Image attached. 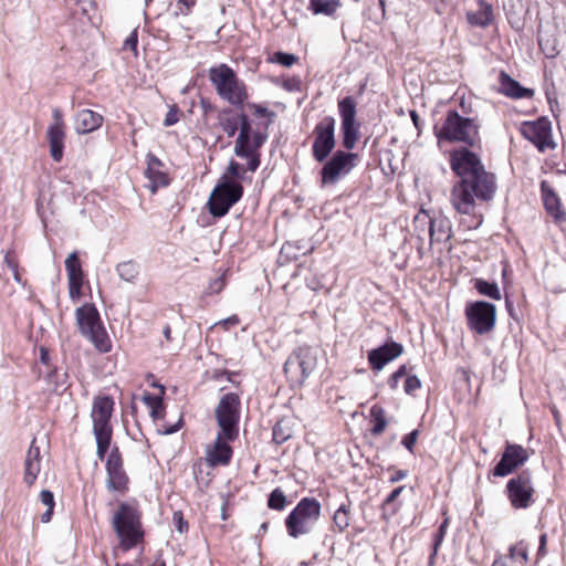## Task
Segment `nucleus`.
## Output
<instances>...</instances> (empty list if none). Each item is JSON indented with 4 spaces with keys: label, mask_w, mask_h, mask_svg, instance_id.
<instances>
[{
    "label": "nucleus",
    "mask_w": 566,
    "mask_h": 566,
    "mask_svg": "<svg viewBox=\"0 0 566 566\" xmlns=\"http://www.w3.org/2000/svg\"><path fill=\"white\" fill-rule=\"evenodd\" d=\"M450 165L459 177L451 189L450 202L459 213L470 214L475 209L476 199L489 201L494 197L495 176L485 170L478 155L468 148L453 150Z\"/></svg>",
    "instance_id": "f257e3e1"
},
{
    "label": "nucleus",
    "mask_w": 566,
    "mask_h": 566,
    "mask_svg": "<svg viewBox=\"0 0 566 566\" xmlns=\"http://www.w3.org/2000/svg\"><path fill=\"white\" fill-rule=\"evenodd\" d=\"M111 523L123 551L127 552L143 541L142 513L135 505L120 502L113 514Z\"/></svg>",
    "instance_id": "f03ea898"
},
{
    "label": "nucleus",
    "mask_w": 566,
    "mask_h": 566,
    "mask_svg": "<svg viewBox=\"0 0 566 566\" xmlns=\"http://www.w3.org/2000/svg\"><path fill=\"white\" fill-rule=\"evenodd\" d=\"M209 81L219 97L233 106H242L249 94L245 83L240 80L228 64L209 69Z\"/></svg>",
    "instance_id": "7ed1b4c3"
},
{
    "label": "nucleus",
    "mask_w": 566,
    "mask_h": 566,
    "mask_svg": "<svg viewBox=\"0 0 566 566\" xmlns=\"http://www.w3.org/2000/svg\"><path fill=\"white\" fill-rule=\"evenodd\" d=\"M479 127L475 118L461 116L457 111H448L441 127L436 126L434 132L439 140L462 143L472 147L479 140Z\"/></svg>",
    "instance_id": "20e7f679"
},
{
    "label": "nucleus",
    "mask_w": 566,
    "mask_h": 566,
    "mask_svg": "<svg viewBox=\"0 0 566 566\" xmlns=\"http://www.w3.org/2000/svg\"><path fill=\"white\" fill-rule=\"evenodd\" d=\"M76 325L82 336L87 338L101 353L111 350V340L93 303H85L75 311Z\"/></svg>",
    "instance_id": "39448f33"
},
{
    "label": "nucleus",
    "mask_w": 566,
    "mask_h": 566,
    "mask_svg": "<svg viewBox=\"0 0 566 566\" xmlns=\"http://www.w3.org/2000/svg\"><path fill=\"white\" fill-rule=\"evenodd\" d=\"M114 409V400L109 396L97 397L93 401L92 421L93 433L96 440V455L104 460L112 442L113 428L111 417Z\"/></svg>",
    "instance_id": "423d86ee"
},
{
    "label": "nucleus",
    "mask_w": 566,
    "mask_h": 566,
    "mask_svg": "<svg viewBox=\"0 0 566 566\" xmlns=\"http://www.w3.org/2000/svg\"><path fill=\"white\" fill-rule=\"evenodd\" d=\"M321 509L315 497H303L285 518L289 536L298 538L311 533L321 517Z\"/></svg>",
    "instance_id": "0eeeda50"
},
{
    "label": "nucleus",
    "mask_w": 566,
    "mask_h": 566,
    "mask_svg": "<svg viewBox=\"0 0 566 566\" xmlns=\"http://www.w3.org/2000/svg\"><path fill=\"white\" fill-rule=\"evenodd\" d=\"M318 349L300 346L292 352L284 364V373L292 388L302 387L317 367Z\"/></svg>",
    "instance_id": "6e6552de"
},
{
    "label": "nucleus",
    "mask_w": 566,
    "mask_h": 566,
    "mask_svg": "<svg viewBox=\"0 0 566 566\" xmlns=\"http://www.w3.org/2000/svg\"><path fill=\"white\" fill-rule=\"evenodd\" d=\"M240 408L239 395L228 392L220 398L214 409L219 431L230 441L235 440L239 436Z\"/></svg>",
    "instance_id": "1a4fd4ad"
},
{
    "label": "nucleus",
    "mask_w": 566,
    "mask_h": 566,
    "mask_svg": "<svg viewBox=\"0 0 566 566\" xmlns=\"http://www.w3.org/2000/svg\"><path fill=\"white\" fill-rule=\"evenodd\" d=\"M242 185L223 175L210 195L208 201L210 213L217 218L226 216L230 208L242 198Z\"/></svg>",
    "instance_id": "9d476101"
},
{
    "label": "nucleus",
    "mask_w": 566,
    "mask_h": 566,
    "mask_svg": "<svg viewBox=\"0 0 566 566\" xmlns=\"http://www.w3.org/2000/svg\"><path fill=\"white\" fill-rule=\"evenodd\" d=\"M468 327L478 335L492 332L496 322V307L485 301L468 303L464 310Z\"/></svg>",
    "instance_id": "9b49d317"
},
{
    "label": "nucleus",
    "mask_w": 566,
    "mask_h": 566,
    "mask_svg": "<svg viewBox=\"0 0 566 566\" xmlns=\"http://www.w3.org/2000/svg\"><path fill=\"white\" fill-rule=\"evenodd\" d=\"M335 118L324 117L314 128L315 139L313 143V157L318 161H324L335 147Z\"/></svg>",
    "instance_id": "f8f14e48"
},
{
    "label": "nucleus",
    "mask_w": 566,
    "mask_h": 566,
    "mask_svg": "<svg viewBox=\"0 0 566 566\" xmlns=\"http://www.w3.org/2000/svg\"><path fill=\"white\" fill-rule=\"evenodd\" d=\"M506 493L513 507H528L533 501L532 496L534 493L531 472L525 470L515 478L510 479L506 484Z\"/></svg>",
    "instance_id": "ddd939ff"
},
{
    "label": "nucleus",
    "mask_w": 566,
    "mask_h": 566,
    "mask_svg": "<svg viewBox=\"0 0 566 566\" xmlns=\"http://www.w3.org/2000/svg\"><path fill=\"white\" fill-rule=\"evenodd\" d=\"M520 132L541 153L548 148H555V143L552 139V124L546 117L522 123Z\"/></svg>",
    "instance_id": "4468645a"
},
{
    "label": "nucleus",
    "mask_w": 566,
    "mask_h": 566,
    "mask_svg": "<svg viewBox=\"0 0 566 566\" xmlns=\"http://www.w3.org/2000/svg\"><path fill=\"white\" fill-rule=\"evenodd\" d=\"M105 469L107 473L106 488L109 491L124 494L128 490L129 479L124 470L123 458L117 446L112 448L106 459Z\"/></svg>",
    "instance_id": "2eb2a0df"
},
{
    "label": "nucleus",
    "mask_w": 566,
    "mask_h": 566,
    "mask_svg": "<svg viewBox=\"0 0 566 566\" xmlns=\"http://www.w3.org/2000/svg\"><path fill=\"white\" fill-rule=\"evenodd\" d=\"M355 158L356 155L353 153L337 150L321 170L322 185L336 184L342 175L348 174L354 167L353 160Z\"/></svg>",
    "instance_id": "dca6fc26"
},
{
    "label": "nucleus",
    "mask_w": 566,
    "mask_h": 566,
    "mask_svg": "<svg viewBox=\"0 0 566 566\" xmlns=\"http://www.w3.org/2000/svg\"><path fill=\"white\" fill-rule=\"evenodd\" d=\"M528 459V452L520 444L507 442L502 453L501 460L494 467L492 473L494 476H507L518 467L523 465Z\"/></svg>",
    "instance_id": "f3484780"
},
{
    "label": "nucleus",
    "mask_w": 566,
    "mask_h": 566,
    "mask_svg": "<svg viewBox=\"0 0 566 566\" xmlns=\"http://www.w3.org/2000/svg\"><path fill=\"white\" fill-rule=\"evenodd\" d=\"M54 123L48 128V139L50 144V154L55 161H61L64 149V129L62 113L59 108L53 109Z\"/></svg>",
    "instance_id": "a211bd4d"
},
{
    "label": "nucleus",
    "mask_w": 566,
    "mask_h": 566,
    "mask_svg": "<svg viewBox=\"0 0 566 566\" xmlns=\"http://www.w3.org/2000/svg\"><path fill=\"white\" fill-rule=\"evenodd\" d=\"M147 169L145 171L146 178L149 180L147 186L151 193H156L158 188L167 187L169 185L168 175L163 171L164 164L154 154L148 153L146 156Z\"/></svg>",
    "instance_id": "6ab92c4d"
},
{
    "label": "nucleus",
    "mask_w": 566,
    "mask_h": 566,
    "mask_svg": "<svg viewBox=\"0 0 566 566\" xmlns=\"http://www.w3.org/2000/svg\"><path fill=\"white\" fill-rule=\"evenodd\" d=\"M65 270L69 280V293L72 300H76L81 295L83 285L82 265L76 252H72L65 260Z\"/></svg>",
    "instance_id": "aec40b11"
},
{
    "label": "nucleus",
    "mask_w": 566,
    "mask_h": 566,
    "mask_svg": "<svg viewBox=\"0 0 566 566\" xmlns=\"http://www.w3.org/2000/svg\"><path fill=\"white\" fill-rule=\"evenodd\" d=\"M230 440L218 431L212 449L207 452V460L210 465H227L232 458V448L229 446Z\"/></svg>",
    "instance_id": "412c9836"
},
{
    "label": "nucleus",
    "mask_w": 566,
    "mask_h": 566,
    "mask_svg": "<svg viewBox=\"0 0 566 566\" xmlns=\"http://www.w3.org/2000/svg\"><path fill=\"white\" fill-rule=\"evenodd\" d=\"M541 193L547 213L553 217L555 222H565L566 212L560 209V200L546 180L541 182Z\"/></svg>",
    "instance_id": "4be33fe9"
},
{
    "label": "nucleus",
    "mask_w": 566,
    "mask_h": 566,
    "mask_svg": "<svg viewBox=\"0 0 566 566\" xmlns=\"http://www.w3.org/2000/svg\"><path fill=\"white\" fill-rule=\"evenodd\" d=\"M41 471V452L40 448L35 446V439L32 440L31 446L27 452L24 460V474L23 482L28 486H32Z\"/></svg>",
    "instance_id": "5701e85b"
},
{
    "label": "nucleus",
    "mask_w": 566,
    "mask_h": 566,
    "mask_svg": "<svg viewBox=\"0 0 566 566\" xmlns=\"http://www.w3.org/2000/svg\"><path fill=\"white\" fill-rule=\"evenodd\" d=\"M528 559V547L524 542L512 545L509 553L494 559L492 566H525Z\"/></svg>",
    "instance_id": "b1692460"
},
{
    "label": "nucleus",
    "mask_w": 566,
    "mask_h": 566,
    "mask_svg": "<svg viewBox=\"0 0 566 566\" xmlns=\"http://www.w3.org/2000/svg\"><path fill=\"white\" fill-rule=\"evenodd\" d=\"M499 91L505 96L512 98H531L534 95L533 90L523 87L517 81L513 80L505 72H501Z\"/></svg>",
    "instance_id": "393cba45"
},
{
    "label": "nucleus",
    "mask_w": 566,
    "mask_h": 566,
    "mask_svg": "<svg viewBox=\"0 0 566 566\" xmlns=\"http://www.w3.org/2000/svg\"><path fill=\"white\" fill-rule=\"evenodd\" d=\"M451 221L441 214L433 216L429 231L430 243H443L451 239Z\"/></svg>",
    "instance_id": "a878e982"
},
{
    "label": "nucleus",
    "mask_w": 566,
    "mask_h": 566,
    "mask_svg": "<svg viewBox=\"0 0 566 566\" xmlns=\"http://www.w3.org/2000/svg\"><path fill=\"white\" fill-rule=\"evenodd\" d=\"M103 123V116L91 109H82L75 116V129L78 134H87L97 129Z\"/></svg>",
    "instance_id": "bb28decb"
},
{
    "label": "nucleus",
    "mask_w": 566,
    "mask_h": 566,
    "mask_svg": "<svg viewBox=\"0 0 566 566\" xmlns=\"http://www.w3.org/2000/svg\"><path fill=\"white\" fill-rule=\"evenodd\" d=\"M479 9L474 12L470 11L467 13V20L471 25L485 28L488 27L493 17V10L491 4L484 0H479Z\"/></svg>",
    "instance_id": "cd10ccee"
},
{
    "label": "nucleus",
    "mask_w": 566,
    "mask_h": 566,
    "mask_svg": "<svg viewBox=\"0 0 566 566\" xmlns=\"http://www.w3.org/2000/svg\"><path fill=\"white\" fill-rule=\"evenodd\" d=\"M153 386L160 389V395L155 396L151 394H145L142 399L145 402V405L150 409V417L155 421H157L164 419L165 416V406L163 400L165 387L158 384H153Z\"/></svg>",
    "instance_id": "c85d7f7f"
},
{
    "label": "nucleus",
    "mask_w": 566,
    "mask_h": 566,
    "mask_svg": "<svg viewBox=\"0 0 566 566\" xmlns=\"http://www.w3.org/2000/svg\"><path fill=\"white\" fill-rule=\"evenodd\" d=\"M252 138V155L249 158L247 170L254 172L261 164L260 148L266 142L268 135L262 132H254Z\"/></svg>",
    "instance_id": "c756f323"
},
{
    "label": "nucleus",
    "mask_w": 566,
    "mask_h": 566,
    "mask_svg": "<svg viewBox=\"0 0 566 566\" xmlns=\"http://www.w3.org/2000/svg\"><path fill=\"white\" fill-rule=\"evenodd\" d=\"M368 360L374 370H381L389 361V339L385 340L380 347L370 350Z\"/></svg>",
    "instance_id": "7c9ffc66"
},
{
    "label": "nucleus",
    "mask_w": 566,
    "mask_h": 566,
    "mask_svg": "<svg viewBox=\"0 0 566 566\" xmlns=\"http://www.w3.org/2000/svg\"><path fill=\"white\" fill-rule=\"evenodd\" d=\"M369 424H370V432L374 436H378L381 432H384L387 420L385 417V409L374 405L369 410Z\"/></svg>",
    "instance_id": "2f4dec72"
},
{
    "label": "nucleus",
    "mask_w": 566,
    "mask_h": 566,
    "mask_svg": "<svg viewBox=\"0 0 566 566\" xmlns=\"http://www.w3.org/2000/svg\"><path fill=\"white\" fill-rule=\"evenodd\" d=\"M339 6L338 0H310V10L314 14L332 15Z\"/></svg>",
    "instance_id": "473e14b6"
},
{
    "label": "nucleus",
    "mask_w": 566,
    "mask_h": 566,
    "mask_svg": "<svg viewBox=\"0 0 566 566\" xmlns=\"http://www.w3.org/2000/svg\"><path fill=\"white\" fill-rule=\"evenodd\" d=\"M116 272L123 281L134 283L139 275V266L134 261H125L116 265Z\"/></svg>",
    "instance_id": "72a5a7b5"
},
{
    "label": "nucleus",
    "mask_w": 566,
    "mask_h": 566,
    "mask_svg": "<svg viewBox=\"0 0 566 566\" xmlns=\"http://www.w3.org/2000/svg\"><path fill=\"white\" fill-rule=\"evenodd\" d=\"M338 111L342 123H355L356 102L352 96H346L338 102Z\"/></svg>",
    "instance_id": "f704fd0d"
},
{
    "label": "nucleus",
    "mask_w": 566,
    "mask_h": 566,
    "mask_svg": "<svg viewBox=\"0 0 566 566\" xmlns=\"http://www.w3.org/2000/svg\"><path fill=\"white\" fill-rule=\"evenodd\" d=\"M474 287L481 295L496 301L501 300L500 289L495 282H489L483 279H475Z\"/></svg>",
    "instance_id": "c9c22d12"
},
{
    "label": "nucleus",
    "mask_w": 566,
    "mask_h": 566,
    "mask_svg": "<svg viewBox=\"0 0 566 566\" xmlns=\"http://www.w3.org/2000/svg\"><path fill=\"white\" fill-rule=\"evenodd\" d=\"M343 145L350 150L358 139V125L355 123H342Z\"/></svg>",
    "instance_id": "e433bc0d"
},
{
    "label": "nucleus",
    "mask_w": 566,
    "mask_h": 566,
    "mask_svg": "<svg viewBox=\"0 0 566 566\" xmlns=\"http://www.w3.org/2000/svg\"><path fill=\"white\" fill-rule=\"evenodd\" d=\"M431 220L432 216H430L426 210H420L413 217V227L419 239H421L426 233L429 234Z\"/></svg>",
    "instance_id": "4c0bfd02"
},
{
    "label": "nucleus",
    "mask_w": 566,
    "mask_h": 566,
    "mask_svg": "<svg viewBox=\"0 0 566 566\" xmlns=\"http://www.w3.org/2000/svg\"><path fill=\"white\" fill-rule=\"evenodd\" d=\"M349 510L350 505L343 503L338 506L333 515L334 526L339 531L344 532L349 526Z\"/></svg>",
    "instance_id": "58836bf2"
},
{
    "label": "nucleus",
    "mask_w": 566,
    "mask_h": 566,
    "mask_svg": "<svg viewBox=\"0 0 566 566\" xmlns=\"http://www.w3.org/2000/svg\"><path fill=\"white\" fill-rule=\"evenodd\" d=\"M234 154L240 158H247L249 160L252 155V138L251 135H238L235 145H234Z\"/></svg>",
    "instance_id": "ea45409f"
},
{
    "label": "nucleus",
    "mask_w": 566,
    "mask_h": 566,
    "mask_svg": "<svg viewBox=\"0 0 566 566\" xmlns=\"http://www.w3.org/2000/svg\"><path fill=\"white\" fill-rule=\"evenodd\" d=\"M286 496L282 489L275 488L268 497V506L271 510L283 511L286 506Z\"/></svg>",
    "instance_id": "a19ab883"
},
{
    "label": "nucleus",
    "mask_w": 566,
    "mask_h": 566,
    "mask_svg": "<svg viewBox=\"0 0 566 566\" xmlns=\"http://www.w3.org/2000/svg\"><path fill=\"white\" fill-rule=\"evenodd\" d=\"M49 381L52 382L55 387V390H65L69 387L67 379L69 375L65 371H60L54 369L48 376Z\"/></svg>",
    "instance_id": "79ce46f5"
},
{
    "label": "nucleus",
    "mask_w": 566,
    "mask_h": 566,
    "mask_svg": "<svg viewBox=\"0 0 566 566\" xmlns=\"http://www.w3.org/2000/svg\"><path fill=\"white\" fill-rule=\"evenodd\" d=\"M448 524H449V520L446 518L439 526L438 531L436 532L434 534V537H433V544H432V554L430 556V558L432 559L437 553H438V549L440 547V545L442 544L443 542V538L446 536V533H447V528H448Z\"/></svg>",
    "instance_id": "37998d69"
},
{
    "label": "nucleus",
    "mask_w": 566,
    "mask_h": 566,
    "mask_svg": "<svg viewBox=\"0 0 566 566\" xmlns=\"http://www.w3.org/2000/svg\"><path fill=\"white\" fill-rule=\"evenodd\" d=\"M249 108L253 111L254 115L258 117H269V120L265 123V129L271 125L273 117L275 114L270 111L268 107L262 106L260 104L250 103L248 104Z\"/></svg>",
    "instance_id": "c03bdc74"
},
{
    "label": "nucleus",
    "mask_w": 566,
    "mask_h": 566,
    "mask_svg": "<svg viewBox=\"0 0 566 566\" xmlns=\"http://www.w3.org/2000/svg\"><path fill=\"white\" fill-rule=\"evenodd\" d=\"M220 126L228 137H233L239 129V116L221 119Z\"/></svg>",
    "instance_id": "a18cd8bd"
},
{
    "label": "nucleus",
    "mask_w": 566,
    "mask_h": 566,
    "mask_svg": "<svg viewBox=\"0 0 566 566\" xmlns=\"http://www.w3.org/2000/svg\"><path fill=\"white\" fill-rule=\"evenodd\" d=\"M270 61L279 63V64H281L283 66L290 67V66H292L297 61V56L295 54H292V53L276 52L270 59Z\"/></svg>",
    "instance_id": "49530a36"
},
{
    "label": "nucleus",
    "mask_w": 566,
    "mask_h": 566,
    "mask_svg": "<svg viewBox=\"0 0 566 566\" xmlns=\"http://www.w3.org/2000/svg\"><path fill=\"white\" fill-rule=\"evenodd\" d=\"M291 437L290 430H285L282 426V422H276L273 427V441L276 444L284 443Z\"/></svg>",
    "instance_id": "de8ad7c7"
},
{
    "label": "nucleus",
    "mask_w": 566,
    "mask_h": 566,
    "mask_svg": "<svg viewBox=\"0 0 566 566\" xmlns=\"http://www.w3.org/2000/svg\"><path fill=\"white\" fill-rule=\"evenodd\" d=\"M182 424H184V418L180 415L177 422L174 424H166V423L157 424V432L159 434H172V433L177 432L179 429H181Z\"/></svg>",
    "instance_id": "09e8293b"
},
{
    "label": "nucleus",
    "mask_w": 566,
    "mask_h": 566,
    "mask_svg": "<svg viewBox=\"0 0 566 566\" xmlns=\"http://www.w3.org/2000/svg\"><path fill=\"white\" fill-rule=\"evenodd\" d=\"M421 387V382L415 375H409L403 379V390L408 395H412Z\"/></svg>",
    "instance_id": "8fccbe9b"
},
{
    "label": "nucleus",
    "mask_w": 566,
    "mask_h": 566,
    "mask_svg": "<svg viewBox=\"0 0 566 566\" xmlns=\"http://www.w3.org/2000/svg\"><path fill=\"white\" fill-rule=\"evenodd\" d=\"M224 286H226L224 275H220L209 282L206 293L207 294H218L224 289Z\"/></svg>",
    "instance_id": "3c124183"
},
{
    "label": "nucleus",
    "mask_w": 566,
    "mask_h": 566,
    "mask_svg": "<svg viewBox=\"0 0 566 566\" xmlns=\"http://www.w3.org/2000/svg\"><path fill=\"white\" fill-rule=\"evenodd\" d=\"M253 133L249 116L244 113L239 114V135L243 137L244 135H252Z\"/></svg>",
    "instance_id": "603ef678"
},
{
    "label": "nucleus",
    "mask_w": 566,
    "mask_h": 566,
    "mask_svg": "<svg viewBox=\"0 0 566 566\" xmlns=\"http://www.w3.org/2000/svg\"><path fill=\"white\" fill-rule=\"evenodd\" d=\"M282 87L287 92H300L302 88V81L298 76L287 77L283 81Z\"/></svg>",
    "instance_id": "864d4df0"
},
{
    "label": "nucleus",
    "mask_w": 566,
    "mask_h": 566,
    "mask_svg": "<svg viewBox=\"0 0 566 566\" xmlns=\"http://www.w3.org/2000/svg\"><path fill=\"white\" fill-rule=\"evenodd\" d=\"M243 174L244 169H242L240 164L233 159L230 160L226 175L234 180V178H243Z\"/></svg>",
    "instance_id": "5fc2aeb1"
},
{
    "label": "nucleus",
    "mask_w": 566,
    "mask_h": 566,
    "mask_svg": "<svg viewBox=\"0 0 566 566\" xmlns=\"http://www.w3.org/2000/svg\"><path fill=\"white\" fill-rule=\"evenodd\" d=\"M172 522L176 530L182 534L188 531V522L184 518V515L180 511H176L172 515Z\"/></svg>",
    "instance_id": "6e6d98bb"
},
{
    "label": "nucleus",
    "mask_w": 566,
    "mask_h": 566,
    "mask_svg": "<svg viewBox=\"0 0 566 566\" xmlns=\"http://www.w3.org/2000/svg\"><path fill=\"white\" fill-rule=\"evenodd\" d=\"M418 436H419V431L418 429H415L412 430L411 432L407 433L402 439H401V444L410 452H412L413 450V447L417 442V439H418Z\"/></svg>",
    "instance_id": "4d7b16f0"
},
{
    "label": "nucleus",
    "mask_w": 566,
    "mask_h": 566,
    "mask_svg": "<svg viewBox=\"0 0 566 566\" xmlns=\"http://www.w3.org/2000/svg\"><path fill=\"white\" fill-rule=\"evenodd\" d=\"M196 2H197V0H178L177 4H176V8H177L176 15H178V14L187 15L191 11V9L196 4Z\"/></svg>",
    "instance_id": "13d9d810"
},
{
    "label": "nucleus",
    "mask_w": 566,
    "mask_h": 566,
    "mask_svg": "<svg viewBox=\"0 0 566 566\" xmlns=\"http://www.w3.org/2000/svg\"><path fill=\"white\" fill-rule=\"evenodd\" d=\"M137 43H138V33H137V29H135L130 32V34L124 41L123 49L130 50L136 53L137 52Z\"/></svg>",
    "instance_id": "bf43d9fd"
},
{
    "label": "nucleus",
    "mask_w": 566,
    "mask_h": 566,
    "mask_svg": "<svg viewBox=\"0 0 566 566\" xmlns=\"http://www.w3.org/2000/svg\"><path fill=\"white\" fill-rule=\"evenodd\" d=\"M179 120L178 118V108L177 106H172L169 108L168 113L166 114V117L164 119V125L166 127L175 125Z\"/></svg>",
    "instance_id": "052dcab7"
},
{
    "label": "nucleus",
    "mask_w": 566,
    "mask_h": 566,
    "mask_svg": "<svg viewBox=\"0 0 566 566\" xmlns=\"http://www.w3.org/2000/svg\"><path fill=\"white\" fill-rule=\"evenodd\" d=\"M40 500L41 502L48 507V509H54L55 502H54V495L49 490H43L40 493Z\"/></svg>",
    "instance_id": "680f3d73"
},
{
    "label": "nucleus",
    "mask_w": 566,
    "mask_h": 566,
    "mask_svg": "<svg viewBox=\"0 0 566 566\" xmlns=\"http://www.w3.org/2000/svg\"><path fill=\"white\" fill-rule=\"evenodd\" d=\"M538 44H539L541 50L546 55V57L552 59V57H555L558 54V51H557V49L555 46H549L548 45V40L544 42L542 39H539L538 40Z\"/></svg>",
    "instance_id": "e2e57ef3"
},
{
    "label": "nucleus",
    "mask_w": 566,
    "mask_h": 566,
    "mask_svg": "<svg viewBox=\"0 0 566 566\" xmlns=\"http://www.w3.org/2000/svg\"><path fill=\"white\" fill-rule=\"evenodd\" d=\"M407 376H409L408 371H407V367L405 365L400 366L398 370H396L392 375H391V382H395L397 384L399 381V379L401 378H406Z\"/></svg>",
    "instance_id": "0e129e2a"
},
{
    "label": "nucleus",
    "mask_w": 566,
    "mask_h": 566,
    "mask_svg": "<svg viewBox=\"0 0 566 566\" xmlns=\"http://www.w3.org/2000/svg\"><path fill=\"white\" fill-rule=\"evenodd\" d=\"M403 352L402 345L391 340V360L399 357Z\"/></svg>",
    "instance_id": "69168bd1"
},
{
    "label": "nucleus",
    "mask_w": 566,
    "mask_h": 566,
    "mask_svg": "<svg viewBox=\"0 0 566 566\" xmlns=\"http://www.w3.org/2000/svg\"><path fill=\"white\" fill-rule=\"evenodd\" d=\"M49 359H50L49 350L44 347H41L40 348V361L42 364L46 365L49 363Z\"/></svg>",
    "instance_id": "338daca9"
},
{
    "label": "nucleus",
    "mask_w": 566,
    "mask_h": 566,
    "mask_svg": "<svg viewBox=\"0 0 566 566\" xmlns=\"http://www.w3.org/2000/svg\"><path fill=\"white\" fill-rule=\"evenodd\" d=\"M53 515V509H48L46 511L41 515V522L49 523Z\"/></svg>",
    "instance_id": "774afa93"
}]
</instances>
